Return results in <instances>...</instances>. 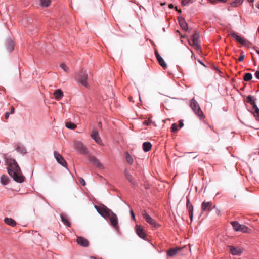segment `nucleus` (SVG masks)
I'll return each mask as SVG.
<instances>
[{
  "label": "nucleus",
  "instance_id": "nucleus-1",
  "mask_svg": "<svg viewBox=\"0 0 259 259\" xmlns=\"http://www.w3.org/2000/svg\"><path fill=\"white\" fill-rule=\"evenodd\" d=\"M7 163L9 166L8 172L14 180L18 183H22L24 181V177L21 174V169L17 162L14 159H7Z\"/></svg>",
  "mask_w": 259,
  "mask_h": 259
},
{
  "label": "nucleus",
  "instance_id": "nucleus-2",
  "mask_svg": "<svg viewBox=\"0 0 259 259\" xmlns=\"http://www.w3.org/2000/svg\"><path fill=\"white\" fill-rule=\"evenodd\" d=\"M95 208L102 217L105 219H109L111 225L115 229L118 228L117 217L110 209L104 205H101L100 206L95 205Z\"/></svg>",
  "mask_w": 259,
  "mask_h": 259
},
{
  "label": "nucleus",
  "instance_id": "nucleus-3",
  "mask_svg": "<svg viewBox=\"0 0 259 259\" xmlns=\"http://www.w3.org/2000/svg\"><path fill=\"white\" fill-rule=\"evenodd\" d=\"M190 106L195 114L200 119H203L204 115L197 102L193 98L190 101Z\"/></svg>",
  "mask_w": 259,
  "mask_h": 259
},
{
  "label": "nucleus",
  "instance_id": "nucleus-4",
  "mask_svg": "<svg viewBox=\"0 0 259 259\" xmlns=\"http://www.w3.org/2000/svg\"><path fill=\"white\" fill-rule=\"evenodd\" d=\"M231 224L236 231H240L244 233H249L250 230L246 226L240 224L238 222H231Z\"/></svg>",
  "mask_w": 259,
  "mask_h": 259
},
{
  "label": "nucleus",
  "instance_id": "nucleus-5",
  "mask_svg": "<svg viewBox=\"0 0 259 259\" xmlns=\"http://www.w3.org/2000/svg\"><path fill=\"white\" fill-rule=\"evenodd\" d=\"M230 35L234 39H235V40L238 42L242 44L244 46L250 47L252 46L251 44L250 43L248 40L245 39L241 37L234 32L231 33L230 34Z\"/></svg>",
  "mask_w": 259,
  "mask_h": 259
},
{
  "label": "nucleus",
  "instance_id": "nucleus-6",
  "mask_svg": "<svg viewBox=\"0 0 259 259\" xmlns=\"http://www.w3.org/2000/svg\"><path fill=\"white\" fill-rule=\"evenodd\" d=\"M88 74L85 72H81L78 76V81L82 85L89 88L90 85L88 82Z\"/></svg>",
  "mask_w": 259,
  "mask_h": 259
},
{
  "label": "nucleus",
  "instance_id": "nucleus-7",
  "mask_svg": "<svg viewBox=\"0 0 259 259\" xmlns=\"http://www.w3.org/2000/svg\"><path fill=\"white\" fill-rule=\"evenodd\" d=\"M91 137L97 143L100 145H103L102 140L99 136V133L97 129L94 128L92 130L91 133Z\"/></svg>",
  "mask_w": 259,
  "mask_h": 259
},
{
  "label": "nucleus",
  "instance_id": "nucleus-8",
  "mask_svg": "<svg viewBox=\"0 0 259 259\" xmlns=\"http://www.w3.org/2000/svg\"><path fill=\"white\" fill-rule=\"evenodd\" d=\"M54 157L58 163L62 166L67 168V163L64 158L57 151L54 152Z\"/></svg>",
  "mask_w": 259,
  "mask_h": 259
},
{
  "label": "nucleus",
  "instance_id": "nucleus-9",
  "mask_svg": "<svg viewBox=\"0 0 259 259\" xmlns=\"http://www.w3.org/2000/svg\"><path fill=\"white\" fill-rule=\"evenodd\" d=\"M199 35L197 33H195L192 35L191 40H189V43L191 46H194V47L198 50L200 49V46L198 42Z\"/></svg>",
  "mask_w": 259,
  "mask_h": 259
},
{
  "label": "nucleus",
  "instance_id": "nucleus-10",
  "mask_svg": "<svg viewBox=\"0 0 259 259\" xmlns=\"http://www.w3.org/2000/svg\"><path fill=\"white\" fill-rule=\"evenodd\" d=\"M142 215L145 221L150 224L152 226L155 228L158 227V225L156 221L153 218H152L146 211H144Z\"/></svg>",
  "mask_w": 259,
  "mask_h": 259
},
{
  "label": "nucleus",
  "instance_id": "nucleus-11",
  "mask_svg": "<svg viewBox=\"0 0 259 259\" xmlns=\"http://www.w3.org/2000/svg\"><path fill=\"white\" fill-rule=\"evenodd\" d=\"M89 160L91 164H92L96 167L100 169H103L104 168L103 164L99 161V160L96 157L93 156H90L89 157Z\"/></svg>",
  "mask_w": 259,
  "mask_h": 259
},
{
  "label": "nucleus",
  "instance_id": "nucleus-12",
  "mask_svg": "<svg viewBox=\"0 0 259 259\" xmlns=\"http://www.w3.org/2000/svg\"><path fill=\"white\" fill-rule=\"evenodd\" d=\"M211 202L204 201L201 204V209L203 211H210L211 210L212 207Z\"/></svg>",
  "mask_w": 259,
  "mask_h": 259
},
{
  "label": "nucleus",
  "instance_id": "nucleus-13",
  "mask_svg": "<svg viewBox=\"0 0 259 259\" xmlns=\"http://www.w3.org/2000/svg\"><path fill=\"white\" fill-rule=\"evenodd\" d=\"M230 252L233 255H240L242 252V250L239 247L230 246L229 247Z\"/></svg>",
  "mask_w": 259,
  "mask_h": 259
},
{
  "label": "nucleus",
  "instance_id": "nucleus-14",
  "mask_svg": "<svg viewBox=\"0 0 259 259\" xmlns=\"http://www.w3.org/2000/svg\"><path fill=\"white\" fill-rule=\"evenodd\" d=\"M78 244L83 247H88L89 243L87 239L82 237H78L77 239Z\"/></svg>",
  "mask_w": 259,
  "mask_h": 259
},
{
  "label": "nucleus",
  "instance_id": "nucleus-15",
  "mask_svg": "<svg viewBox=\"0 0 259 259\" xmlns=\"http://www.w3.org/2000/svg\"><path fill=\"white\" fill-rule=\"evenodd\" d=\"M136 233L137 235L141 238L145 239L146 238V235L143 231V229L138 225L136 226Z\"/></svg>",
  "mask_w": 259,
  "mask_h": 259
},
{
  "label": "nucleus",
  "instance_id": "nucleus-16",
  "mask_svg": "<svg viewBox=\"0 0 259 259\" xmlns=\"http://www.w3.org/2000/svg\"><path fill=\"white\" fill-rule=\"evenodd\" d=\"M6 48L8 52H11L14 49V44L13 41L11 39L7 40L6 42Z\"/></svg>",
  "mask_w": 259,
  "mask_h": 259
},
{
  "label": "nucleus",
  "instance_id": "nucleus-17",
  "mask_svg": "<svg viewBox=\"0 0 259 259\" xmlns=\"http://www.w3.org/2000/svg\"><path fill=\"white\" fill-rule=\"evenodd\" d=\"M124 173L126 179L129 181L131 185L135 186L136 185V183L134 180L133 176L127 171L126 169L124 170Z\"/></svg>",
  "mask_w": 259,
  "mask_h": 259
},
{
  "label": "nucleus",
  "instance_id": "nucleus-18",
  "mask_svg": "<svg viewBox=\"0 0 259 259\" xmlns=\"http://www.w3.org/2000/svg\"><path fill=\"white\" fill-rule=\"evenodd\" d=\"M53 94H54L55 98L57 100H60L61 99H62V98L63 96V92L60 89L56 90L54 92Z\"/></svg>",
  "mask_w": 259,
  "mask_h": 259
},
{
  "label": "nucleus",
  "instance_id": "nucleus-19",
  "mask_svg": "<svg viewBox=\"0 0 259 259\" xmlns=\"http://www.w3.org/2000/svg\"><path fill=\"white\" fill-rule=\"evenodd\" d=\"M251 112L255 119L259 121V108L257 106H254V107L252 108Z\"/></svg>",
  "mask_w": 259,
  "mask_h": 259
},
{
  "label": "nucleus",
  "instance_id": "nucleus-20",
  "mask_svg": "<svg viewBox=\"0 0 259 259\" xmlns=\"http://www.w3.org/2000/svg\"><path fill=\"white\" fill-rule=\"evenodd\" d=\"M179 24L181 27L185 31H187L188 30V25L187 23L185 21L184 18H181L179 20Z\"/></svg>",
  "mask_w": 259,
  "mask_h": 259
},
{
  "label": "nucleus",
  "instance_id": "nucleus-21",
  "mask_svg": "<svg viewBox=\"0 0 259 259\" xmlns=\"http://www.w3.org/2000/svg\"><path fill=\"white\" fill-rule=\"evenodd\" d=\"M76 147L82 153H86V147L81 142H77L76 143Z\"/></svg>",
  "mask_w": 259,
  "mask_h": 259
},
{
  "label": "nucleus",
  "instance_id": "nucleus-22",
  "mask_svg": "<svg viewBox=\"0 0 259 259\" xmlns=\"http://www.w3.org/2000/svg\"><path fill=\"white\" fill-rule=\"evenodd\" d=\"M4 221L6 224L12 227H14L16 225V221L12 218H7L5 219Z\"/></svg>",
  "mask_w": 259,
  "mask_h": 259
},
{
  "label": "nucleus",
  "instance_id": "nucleus-23",
  "mask_svg": "<svg viewBox=\"0 0 259 259\" xmlns=\"http://www.w3.org/2000/svg\"><path fill=\"white\" fill-rule=\"evenodd\" d=\"M142 147L145 152H148L151 149L152 145L149 142H145L143 143Z\"/></svg>",
  "mask_w": 259,
  "mask_h": 259
},
{
  "label": "nucleus",
  "instance_id": "nucleus-24",
  "mask_svg": "<svg viewBox=\"0 0 259 259\" xmlns=\"http://www.w3.org/2000/svg\"><path fill=\"white\" fill-rule=\"evenodd\" d=\"M17 151L21 154H25L26 153V150L24 146L21 145H18L16 148Z\"/></svg>",
  "mask_w": 259,
  "mask_h": 259
},
{
  "label": "nucleus",
  "instance_id": "nucleus-25",
  "mask_svg": "<svg viewBox=\"0 0 259 259\" xmlns=\"http://www.w3.org/2000/svg\"><path fill=\"white\" fill-rule=\"evenodd\" d=\"M60 217H61L62 222L64 224V225H65L67 227H70V224L67 217L65 215L61 214L60 215Z\"/></svg>",
  "mask_w": 259,
  "mask_h": 259
},
{
  "label": "nucleus",
  "instance_id": "nucleus-26",
  "mask_svg": "<svg viewBox=\"0 0 259 259\" xmlns=\"http://www.w3.org/2000/svg\"><path fill=\"white\" fill-rule=\"evenodd\" d=\"M180 250V248L171 249L169 250L167 253V255L170 257H172L177 254L178 252Z\"/></svg>",
  "mask_w": 259,
  "mask_h": 259
},
{
  "label": "nucleus",
  "instance_id": "nucleus-27",
  "mask_svg": "<svg viewBox=\"0 0 259 259\" xmlns=\"http://www.w3.org/2000/svg\"><path fill=\"white\" fill-rule=\"evenodd\" d=\"M125 157L127 162L129 164H133V161H134L133 158L132 156L131 155V154L129 153H128L127 152L125 153Z\"/></svg>",
  "mask_w": 259,
  "mask_h": 259
},
{
  "label": "nucleus",
  "instance_id": "nucleus-28",
  "mask_svg": "<svg viewBox=\"0 0 259 259\" xmlns=\"http://www.w3.org/2000/svg\"><path fill=\"white\" fill-rule=\"evenodd\" d=\"M1 182L4 185L8 184L9 183L8 177L5 175L2 176L1 177Z\"/></svg>",
  "mask_w": 259,
  "mask_h": 259
},
{
  "label": "nucleus",
  "instance_id": "nucleus-29",
  "mask_svg": "<svg viewBox=\"0 0 259 259\" xmlns=\"http://www.w3.org/2000/svg\"><path fill=\"white\" fill-rule=\"evenodd\" d=\"M65 126L67 128L71 130H74L76 128V125L73 123H72L71 122H67L65 123Z\"/></svg>",
  "mask_w": 259,
  "mask_h": 259
},
{
  "label": "nucleus",
  "instance_id": "nucleus-30",
  "mask_svg": "<svg viewBox=\"0 0 259 259\" xmlns=\"http://www.w3.org/2000/svg\"><path fill=\"white\" fill-rule=\"evenodd\" d=\"M243 2V0H234L233 2L231 3L230 5L233 7H236L241 5Z\"/></svg>",
  "mask_w": 259,
  "mask_h": 259
},
{
  "label": "nucleus",
  "instance_id": "nucleus-31",
  "mask_svg": "<svg viewBox=\"0 0 259 259\" xmlns=\"http://www.w3.org/2000/svg\"><path fill=\"white\" fill-rule=\"evenodd\" d=\"M187 208L188 211L193 210V207L191 203L190 202V199L189 198H187V203H186Z\"/></svg>",
  "mask_w": 259,
  "mask_h": 259
},
{
  "label": "nucleus",
  "instance_id": "nucleus-32",
  "mask_svg": "<svg viewBox=\"0 0 259 259\" xmlns=\"http://www.w3.org/2000/svg\"><path fill=\"white\" fill-rule=\"evenodd\" d=\"M252 78V75L250 73H246L244 74L243 79L245 81H250Z\"/></svg>",
  "mask_w": 259,
  "mask_h": 259
},
{
  "label": "nucleus",
  "instance_id": "nucleus-33",
  "mask_svg": "<svg viewBox=\"0 0 259 259\" xmlns=\"http://www.w3.org/2000/svg\"><path fill=\"white\" fill-rule=\"evenodd\" d=\"M156 58L158 61L159 65H166L163 59L161 57V56L160 55H158L157 57Z\"/></svg>",
  "mask_w": 259,
  "mask_h": 259
},
{
  "label": "nucleus",
  "instance_id": "nucleus-34",
  "mask_svg": "<svg viewBox=\"0 0 259 259\" xmlns=\"http://www.w3.org/2000/svg\"><path fill=\"white\" fill-rule=\"evenodd\" d=\"M247 99L248 100V101L251 104L252 108L254 107V106H257L255 103V100L251 96H248Z\"/></svg>",
  "mask_w": 259,
  "mask_h": 259
},
{
  "label": "nucleus",
  "instance_id": "nucleus-35",
  "mask_svg": "<svg viewBox=\"0 0 259 259\" xmlns=\"http://www.w3.org/2000/svg\"><path fill=\"white\" fill-rule=\"evenodd\" d=\"M51 3L50 0H40V4L42 6L47 7Z\"/></svg>",
  "mask_w": 259,
  "mask_h": 259
},
{
  "label": "nucleus",
  "instance_id": "nucleus-36",
  "mask_svg": "<svg viewBox=\"0 0 259 259\" xmlns=\"http://www.w3.org/2000/svg\"><path fill=\"white\" fill-rule=\"evenodd\" d=\"M143 124L147 126L150 125L152 124H154V125H155V123L151 120L150 118H149V119L147 120H145L143 122Z\"/></svg>",
  "mask_w": 259,
  "mask_h": 259
},
{
  "label": "nucleus",
  "instance_id": "nucleus-37",
  "mask_svg": "<svg viewBox=\"0 0 259 259\" xmlns=\"http://www.w3.org/2000/svg\"><path fill=\"white\" fill-rule=\"evenodd\" d=\"M171 131L174 133H176L178 131V127L176 124L173 123L171 127Z\"/></svg>",
  "mask_w": 259,
  "mask_h": 259
},
{
  "label": "nucleus",
  "instance_id": "nucleus-38",
  "mask_svg": "<svg viewBox=\"0 0 259 259\" xmlns=\"http://www.w3.org/2000/svg\"><path fill=\"white\" fill-rule=\"evenodd\" d=\"M60 67L65 72H67L69 70L68 66H60Z\"/></svg>",
  "mask_w": 259,
  "mask_h": 259
},
{
  "label": "nucleus",
  "instance_id": "nucleus-39",
  "mask_svg": "<svg viewBox=\"0 0 259 259\" xmlns=\"http://www.w3.org/2000/svg\"><path fill=\"white\" fill-rule=\"evenodd\" d=\"M193 210L188 211L189 215V217L190 218L191 222L192 221V219H193Z\"/></svg>",
  "mask_w": 259,
  "mask_h": 259
},
{
  "label": "nucleus",
  "instance_id": "nucleus-40",
  "mask_svg": "<svg viewBox=\"0 0 259 259\" xmlns=\"http://www.w3.org/2000/svg\"><path fill=\"white\" fill-rule=\"evenodd\" d=\"M79 181H80V184L82 185V186H85V182L84 181V180L82 178H80L79 179Z\"/></svg>",
  "mask_w": 259,
  "mask_h": 259
},
{
  "label": "nucleus",
  "instance_id": "nucleus-41",
  "mask_svg": "<svg viewBox=\"0 0 259 259\" xmlns=\"http://www.w3.org/2000/svg\"><path fill=\"white\" fill-rule=\"evenodd\" d=\"M244 59V55L242 54L240 56V57H239V58L238 59V60L240 62H241Z\"/></svg>",
  "mask_w": 259,
  "mask_h": 259
},
{
  "label": "nucleus",
  "instance_id": "nucleus-42",
  "mask_svg": "<svg viewBox=\"0 0 259 259\" xmlns=\"http://www.w3.org/2000/svg\"><path fill=\"white\" fill-rule=\"evenodd\" d=\"M255 76L258 79H259V71H257L255 72Z\"/></svg>",
  "mask_w": 259,
  "mask_h": 259
},
{
  "label": "nucleus",
  "instance_id": "nucleus-43",
  "mask_svg": "<svg viewBox=\"0 0 259 259\" xmlns=\"http://www.w3.org/2000/svg\"><path fill=\"white\" fill-rule=\"evenodd\" d=\"M180 127H182L184 126V124L182 120H180L179 123Z\"/></svg>",
  "mask_w": 259,
  "mask_h": 259
},
{
  "label": "nucleus",
  "instance_id": "nucleus-44",
  "mask_svg": "<svg viewBox=\"0 0 259 259\" xmlns=\"http://www.w3.org/2000/svg\"><path fill=\"white\" fill-rule=\"evenodd\" d=\"M130 213H131V215H132V218L133 219V220H135V214H134V213L133 211V210H131V211H130Z\"/></svg>",
  "mask_w": 259,
  "mask_h": 259
},
{
  "label": "nucleus",
  "instance_id": "nucleus-45",
  "mask_svg": "<svg viewBox=\"0 0 259 259\" xmlns=\"http://www.w3.org/2000/svg\"><path fill=\"white\" fill-rule=\"evenodd\" d=\"M15 109L14 107H12L10 111L11 114H13L14 113Z\"/></svg>",
  "mask_w": 259,
  "mask_h": 259
},
{
  "label": "nucleus",
  "instance_id": "nucleus-46",
  "mask_svg": "<svg viewBox=\"0 0 259 259\" xmlns=\"http://www.w3.org/2000/svg\"><path fill=\"white\" fill-rule=\"evenodd\" d=\"M9 114H10V113H8V112L6 113V114H5V118H6V119H7V118L9 117Z\"/></svg>",
  "mask_w": 259,
  "mask_h": 259
},
{
  "label": "nucleus",
  "instance_id": "nucleus-47",
  "mask_svg": "<svg viewBox=\"0 0 259 259\" xmlns=\"http://www.w3.org/2000/svg\"><path fill=\"white\" fill-rule=\"evenodd\" d=\"M198 61L201 65H205L204 63H203L201 60H198Z\"/></svg>",
  "mask_w": 259,
  "mask_h": 259
},
{
  "label": "nucleus",
  "instance_id": "nucleus-48",
  "mask_svg": "<svg viewBox=\"0 0 259 259\" xmlns=\"http://www.w3.org/2000/svg\"><path fill=\"white\" fill-rule=\"evenodd\" d=\"M187 3H186V1H184V0H183L182 2V4L183 5H186Z\"/></svg>",
  "mask_w": 259,
  "mask_h": 259
},
{
  "label": "nucleus",
  "instance_id": "nucleus-49",
  "mask_svg": "<svg viewBox=\"0 0 259 259\" xmlns=\"http://www.w3.org/2000/svg\"><path fill=\"white\" fill-rule=\"evenodd\" d=\"M216 213L218 214V215H220V210H219V209H217L216 210Z\"/></svg>",
  "mask_w": 259,
  "mask_h": 259
},
{
  "label": "nucleus",
  "instance_id": "nucleus-50",
  "mask_svg": "<svg viewBox=\"0 0 259 259\" xmlns=\"http://www.w3.org/2000/svg\"><path fill=\"white\" fill-rule=\"evenodd\" d=\"M168 7H169V8L171 9V8H173L174 6H173V5H172V4H170L168 5Z\"/></svg>",
  "mask_w": 259,
  "mask_h": 259
},
{
  "label": "nucleus",
  "instance_id": "nucleus-51",
  "mask_svg": "<svg viewBox=\"0 0 259 259\" xmlns=\"http://www.w3.org/2000/svg\"><path fill=\"white\" fill-rule=\"evenodd\" d=\"M211 3H214L217 0H209Z\"/></svg>",
  "mask_w": 259,
  "mask_h": 259
},
{
  "label": "nucleus",
  "instance_id": "nucleus-52",
  "mask_svg": "<svg viewBox=\"0 0 259 259\" xmlns=\"http://www.w3.org/2000/svg\"><path fill=\"white\" fill-rule=\"evenodd\" d=\"M155 53L156 57V58H157V55H159V54H158V52H157V51H155Z\"/></svg>",
  "mask_w": 259,
  "mask_h": 259
},
{
  "label": "nucleus",
  "instance_id": "nucleus-53",
  "mask_svg": "<svg viewBox=\"0 0 259 259\" xmlns=\"http://www.w3.org/2000/svg\"><path fill=\"white\" fill-rule=\"evenodd\" d=\"M213 67L214 69H215L216 70L218 71L219 72H221L220 70H218V69L214 66H213Z\"/></svg>",
  "mask_w": 259,
  "mask_h": 259
},
{
  "label": "nucleus",
  "instance_id": "nucleus-54",
  "mask_svg": "<svg viewBox=\"0 0 259 259\" xmlns=\"http://www.w3.org/2000/svg\"><path fill=\"white\" fill-rule=\"evenodd\" d=\"M175 9L178 11L179 12H181V11L180 10L178 9L177 7H175Z\"/></svg>",
  "mask_w": 259,
  "mask_h": 259
},
{
  "label": "nucleus",
  "instance_id": "nucleus-55",
  "mask_svg": "<svg viewBox=\"0 0 259 259\" xmlns=\"http://www.w3.org/2000/svg\"><path fill=\"white\" fill-rule=\"evenodd\" d=\"M90 259H97L96 257H94V256H91L90 257Z\"/></svg>",
  "mask_w": 259,
  "mask_h": 259
},
{
  "label": "nucleus",
  "instance_id": "nucleus-56",
  "mask_svg": "<svg viewBox=\"0 0 259 259\" xmlns=\"http://www.w3.org/2000/svg\"><path fill=\"white\" fill-rule=\"evenodd\" d=\"M162 66L163 67L164 69H165L166 68V67H167V66H166V65Z\"/></svg>",
  "mask_w": 259,
  "mask_h": 259
},
{
  "label": "nucleus",
  "instance_id": "nucleus-57",
  "mask_svg": "<svg viewBox=\"0 0 259 259\" xmlns=\"http://www.w3.org/2000/svg\"><path fill=\"white\" fill-rule=\"evenodd\" d=\"M254 0H248V1L250 3H252L253 2H254Z\"/></svg>",
  "mask_w": 259,
  "mask_h": 259
},
{
  "label": "nucleus",
  "instance_id": "nucleus-58",
  "mask_svg": "<svg viewBox=\"0 0 259 259\" xmlns=\"http://www.w3.org/2000/svg\"><path fill=\"white\" fill-rule=\"evenodd\" d=\"M256 52L259 55V50H256Z\"/></svg>",
  "mask_w": 259,
  "mask_h": 259
},
{
  "label": "nucleus",
  "instance_id": "nucleus-59",
  "mask_svg": "<svg viewBox=\"0 0 259 259\" xmlns=\"http://www.w3.org/2000/svg\"><path fill=\"white\" fill-rule=\"evenodd\" d=\"M161 5H164L165 4V3H161Z\"/></svg>",
  "mask_w": 259,
  "mask_h": 259
},
{
  "label": "nucleus",
  "instance_id": "nucleus-60",
  "mask_svg": "<svg viewBox=\"0 0 259 259\" xmlns=\"http://www.w3.org/2000/svg\"><path fill=\"white\" fill-rule=\"evenodd\" d=\"M99 125H101V122L99 123Z\"/></svg>",
  "mask_w": 259,
  "mask_h": 259
}]
</instances>
